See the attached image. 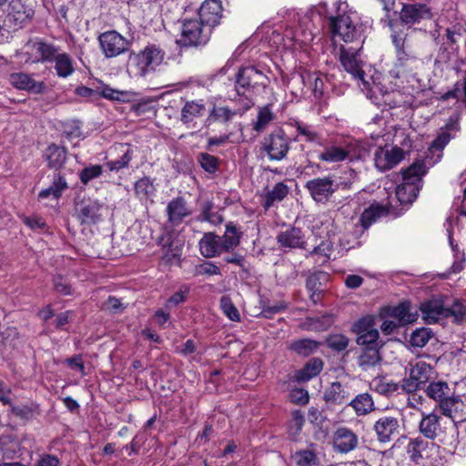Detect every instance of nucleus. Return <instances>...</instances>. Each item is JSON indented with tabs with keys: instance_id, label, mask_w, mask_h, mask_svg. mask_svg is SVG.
Masks as SVG:
<instances>
[{
	"instance_id": "f257e3e1",
	"label": "nucleus",
	"mask_w": 466,
	"mask_h": 466,
	"mask_svg": "<svg viewBox=\"0 0 466 466\" xmlns=\"http://www.w3.org/2000/svg\"><path fill=\"white\" fill-rule=\"evenodd\" d=\"M431 166L427 157L416 159L408 168L402 170V182L396 187V198L400 204H411L422 187V177Z\"/></svg>"
},
{
	"instance_id": "f03ea898",
	"label": "nucleus",
	"mask_w": 466,
	"mask_h": 466,
	"mask_svg": "<svg viewBox=\"0 0 466 466\" xmlns=\"http://www.w3.org/2000/svg\"><path fill=\"white\" fill-rule=\"evenodd\" d=\"M390 37L396 52V76L414 75L423 63L419 53L413 48L408 34L394 30Z\"/></svg>"
},
{
	"instance_id": "7ed1b4c3",
	"label": "nucleus",
	"mask_w": 466,
	"mask_h": 466,
	"mask_svg": "<svg viewBox=\"0 0 466 466\" xmlns=\"http://www.w3.org/2000/svg\"><path fill=\"white\" fill-rule=\"evenodd\" d=\"M56 45L43 37L29 39L19 50L15 56L25 66L33 64L50 63V58L56 52Z\"/></svg>"
},
{
	"instance_id": "20e7f679",
	"label": "nucleus",
	"mask_w": 466,
	"mask_h": 466,
	"mask_svg": "<svg viewBox=\"0 0 466 466\" xmlns=\"http://www.w3.org/2000/svg\"><path fill=\"white\" fill-rule=\"evenodd\" d=\"M165 52L157 45H147L138 53H131L129 61L135 66V75L146 76L154 72L164 60Z\"/></svg>"
},
{
	"instance_id": "39448f33",
	"label": "nucleus",
	"mask_w": 466,
	"mask_h": 466,
	"mask_svg": "<svg viewBox=\"0 0 466 466\" xmlns=\"http://www.w3.org/2000/svg\"><path fill=\"white\" fill-rule=\"evenodd\" d=\"M400 422L399 411L380 415L372 426L378 442L386 444L396 439L400 434Z\"/></svg>"
},
{
	"instance_id": "423d86ee",
	"label": "nucleus",
	"mask_w": 466,
	"mask_h": 466,
	"mask_svg": "<svg viewBox=\"0 0 466 466\" xmlns=\"http://www.w3.org/2000/svg\"><path fill=\"white\" fill-rule=\"evenodd\" d=\"M290 145V137L283 129L278 128L264 137L261 149L267 154L269 160L281 161L287 157Z\"/></svg>"
},
{
	"instance_id": "0eeeda50",
	"label": "nucleus",
	"mask_w": 466,
	"mask_h": 466,
	"mask_svg": "<svg viewBox=\"0 0 466 466\" xmlns=\"http://www.w3.org/2000/svg\"><path fill=\"white\" fill-rule=\"evenodd\" d=\"M305 188L316 203L327 204L338 190L339 184L335 181L333 176L329 175L308 180Z\"/></svg>"
},
{
	"instance_id": "6e6552de",
	"label": "nucleus",
	"mask_w": 466,
	"mask_h": 466,
	"mask_svg": "<svg viewBox=\"0 0 466 466\" xmlns=\"http://www.w3.org/2000/svg\"><path fill=\"white\" fill-rule=\"evenodd\" d=\"M98 43L102 54L106 58H114L127 52L131 40L124 37L116 30L106 31L99 35Z\"/></svg>"
},
{
	"instance_id": "1a4fd4ad",
	"label": "nucleus",
	"mask_w": 466,
	"mask_h": 466,
	"mask_svg": "<svg viewBox=\"0 0 466 466\" xmlns=\"http://www.w3.org/2000/svg\"><path fill=\"white\" fill-rule=\"evenodd\" d=\"M329 26L333 36H338L346 43L363 42L361 26L354 24L348 15L331 17Z\"/></svg>"
},
{
	"instance_id": "9d476101",
	"label": "nucleus",
	"mask_w": 466,
	"mask_h": 466,
	"mask_svg": "<svg viewBox=\"0 0 466 466\" xmlns=\"http://www.w3.org/2000/svg\"><path fill=\"white\" fill-rule=\"evenodd\" d=\"M268 77L254 66L242 67L236 76L235 89L238 96H244L250 88L266 87Z\"/></svg>"
},
{
	"instance_id": "9b49d317",
	"label": "nucleus",
	"mask_w": 466,
	"mask_h": 466,
	"mask_svg": "<svg viewBox=\"0 0 466 466\" xmlns=\"http://www.w3.org/2000/svg\"><path fill=\"white\" fill-rule=\"evenodd\" d=\"M432 367L425 361H418L411 365L408 376L401 380V390L406 393H413L421 389L431 378Z\"/></svg>"
},
{
	"instance_id": "f8f14e48",
	"label": "nucleus",
	"mask_w": 466,
	"mask_h": 466,
	"mask_svg": "<svg viewBox=\"0 0 466 466\" xmlns=\"http://www.w3.org/2000/svg\"><path fill=\"white\" fill-rule=\"evenodd\" d=\"M8 83L15 89L25 91L33 95H43L47 89V86L44 81L35 78V74L22 71L11 73L8 76Z\"/></svg>"
},
{
	"instance_id": "ddd939ff",
	"label": "nucleus",
	"mask_w": 466,
	"mask_h": 466,
	"mask_svg": "<svg viewBox=\"0 0 466 466\" xmlns=\"http://www.w3.org/2000/svg\"><path fill=\"white\" fill-rule=\"evenodd\" d=\"M35 11L21 0H12L5 18L7 25L14 30L26 26L32 20Z\"/></svg>"
},
{
	"instance_id": "4468645a",
	"label": "nucleus",
	"mask_w": 466,
	"mask_h": 466,
	"mask_svg": "<svg viewBox=\"0 0 466 466\" xmlns=\"http://www.w3.org/2000/svg\"><path fill=\"white\" fill-rule=\"evenodd\" d=\"M208 115L206 117V126L218 124L227 127L236 116V112L225 105L221 98L213 97L208 100Z\"/></svg>"
},
{
	"instance_id": "2eb2a0df",
	"label": "nucleus",
	"mask_w": 466,
	"mask_h": 466,
	"mask_svg": "<svg viewBox=\"0 0 466 466\" xmlns=\"http://www.w3.org/2000/svg\"><path fill=\"white\" fill-rule=\"evenodd\" d=\"M461 115L454 113L448 118L444 127H441L436 138L432 141L429 150L441 152L449 142L455 138L461 131Z\"/></svg>"
},
{
	"instance_id": "dca6fc26",
	"label": "nucleus",
	"mask_w": 466,
	"mask_h": 466,
	"mask_svg": "<svg viewBox=\"0 0 466 466\" xmlns=\"http://www.w3.org/2000/svg\"><path fill=\"white\" fill-rule=\"evenodd\" d=\"M433 16L431 8L420 2L403 4L400 12V19L402 24L412 25L425 20H431Z\"/></svg>"
},
{
	"instance_id": "f3484780",
	"label": "nucleus",
	"mask_w": 466,
	"mask_h": 466,
	"mask_svg": "<svg viewBox=\"0 0 466 466\" xmlns=\"http://www.w3.org/2000/svg\"><path fill=\"white\" fill-rule=\"evenodd\" d=\"M404 158V151L397 146L379 147L374 154L376 167L380 171L391 169Z\"/></svg>"
},
{
	"instance_id": "a211bd4d",
	"label": "nucleus",
	"mask_w": 466,
	"mask_h": 466,
	"mask_svg": "<svg viewBox=\"0 0 466 466\" xmlns=\"http://www.w3.org/2000/svg\"><path fill=\"white\" fill-rule=\"evenodd\" d=\"M362 43L357 44L356 47H340L339 61L344 69L349 72L354 79L361 80L364 83L365 72L361 68L360 62L357 56L362 47Z\"/></svg>"
},
{
	"instance_id": "6ab92c4d",
	"label": "nucleus",
	"mask_w": 466,
	"mask_h": 466,
	"mask_svg": "<svg viewBox=\"0 0 466 466\" xmlns=\"http://www.w3.org/2000/svg\"><path fill=\"white\" fill-rule=\"evenodd\" d=\"M202 20H187L183 23L180 37L176 43L181 47L197 46L201 42Z\"/></svg>"
},
{
	"instance_id": "aec40b11",
	"label": "nucleus",
	"mask_w": 466,
	"mask_h": 466,
	"mask_svg": "<svg viewBox=\"0 0 466 466\" xmlns=\"http://www.w3.org/2000/svg\"><path fill=\"white\" fill-rule=\"evenodd\" d=\"M277 243L279 248L286 250L300 248L305 249L307 241L304 232L301 228L291 227L285 231H281L278 234Z\"/></svg>"
},
{
	"instance_id": "412c9836",
	"label": "nucleus",
	"mask_w": 466,
	"mask_h": 466,
	"mask_svg": "<svg viewBox=\"0 0 466 466\" xmlns=\"http://www.w3.org/2000/svg\"><path fill=\"white\" fill-rule=\"evenodd\" d=\"M50 58V63H54L56 75L59 78H67L76 71V63L73 57L66 52L62 51L60 46H56V52Z\"/></svg>"
},
{
	"instance_id": "4be33fe9",
	"label": "nucleus",
	"mask_w": 466,
	"mask_h": 466,
	"mask_svg": "<svg viewBox=\"0 0 466 466\" xmlns=\"http://www.w3.org/2000/svg\"><path fill=\"white\" fill-rule=\"evenodd\" d=\"M358 443L357 434L346 427L337 429L334 433V449L340 453H348L355 450Z\"/></svg>"
},
{
	"instance_id": "5701e85b",
	"label": "nucleus",
	"mask_w": 466,
	"mask_h": 466,
	"mask_svg": "<svg viewBox=\"0 0 466 466\" xmlns=\"http://www.w3.org/2000/svg\"><path fill=\"white\" fill-rule=\"evenodd\" d=\"M104 209L103 204L97 200L87 199L77 209L78 218L82 224H96L101 219Z\"/></svg>"
},
{
	"instance_id": "b1692460",
	"label": "nucleus",
	"mask_w": 466,
	"mask_h": 466,
	"mask_svg": "<svg viewBox=\"0 0 466 466\" xmlns=\"http://www.w3.org/2000/svg\"><path fill=\"white\" fill-rule=\"evenodd\" d=\"M167 223L170 226H177L182 220L190 215L186 202L181 198L172 199L167 206Z\"/></svg>"
},
{
	"instance_id": "393cba45",
	"label": "nucleus",
	"mask_w": 466,
	"mask_h": 466,
	"mask_svg": "<svg viewBox=\"0 0 466 466\" xmlns=\"http://www.w3.org/2000/svg\"><path fill=\"white\" fill-rule=\"evenodd\" d=\"M441 417L433 412L422 413L421 420L419 423L420 432L429 440H434L441 431Z\"/></svg>"
},
{
	"instance_id": "a878e982",
	"label": "nucleus",
	"mask_w": 466,
	"mask_h": 466,
	"mask_svg": "<svg viewBox=\"0 0 466 466\" xmlns=\"http://www.w3.org/2000/svg\"><path fill=\"white\" fill-rule=\"evenodd\" d=\"M44 157L50 168L59 170L66 161L67 150L65 147L51 144L46 148Z\"/></svg>"
},
{
	"instance_id": "bb28decb",
	"label": "nucleus",
	"mask_w": 466,
	"mask_h": 466,
	"mask_svg": "<svg viewBox=\"0 0 466 466\" xmlns=\"http://www.w3.org/2000/svg\"><path fill=\"white\" fill-rule=\"evenodd\" d=\"M425 391L429 398L439 403L440 409L453 395V390L449 384L441 380L431 382Z\"/></svg>"
},
{
	"instance_id": "cd10ccee",
	"label": "nucleus",
	"mask_w": 466,
	"mask_h": 466,
	"mask_svg": "<svg viewBox=\"0 0 466 466\" xmlns=\"http://www.w3.org/2000/svg\"><path fill=\"white\" fill-rule=\"evenodd\" d=\"M350 396V388L341 382H332L324 392L326 402L335 405H341L346 402Z\"/></svg>"
},
{
	"instance_id": "c85d7f7f",
	"label": "nucleus",
	"mask_w": 466,
	"mask_h": 466,
	"mask_svg": "<svg viewBox=\"0 0 466 466\" xmlns=\"http://www.w3.org/2000/svg\"><path fill=\"white\" fill-rule=\"evenodd\" d=\"M389 214V208L380 203H373L365 208L360 217V224L364 230L368 229L379 218L386 217Z\"/></svg>"
},
{
	"instance_id": "c756f323",
	"label": "nucleus",
	"mask_w": 466,
	"mask_h": 466,
	"mask_svg": "<svg viewBox=\"0 0 466 466\" xmlns=\"http://www.w3.org/2000/svg\"><path fill=\"white\" fill-rule=\"evenodd\" d=\"M420 311L423 319L433 324L441 319H445V307L439 300H429L420 305Z\"/></svg>"
},
{
	"instance_id": "7c9ffc66",
	"label": "nucleus",
	"mask_w": 466,
	"mask_h": 466,
	"mask_svg": "<svg viewBox=\"0 0 466 466\" xmlns=\"http://www.w3.org/2000/svg\"><path fill=\"white\" fill-rule=\"evenodd\" d=\"M441 410L444 415L451 417L453 420H466V406L460 398L453 395L442 404Z\"/></svg>"
},
{
	"instance_id": "2f4dec72",
	"label": "nucleus",
	"mask_w": 466,
	"mask_h": 466,
	"mask_svg": "<svg viewBox=\"0 0 466 466\" xmlns=\"http://www.w3.org/2000/svg\"><path fill=\"white\" fill-rule=\"evenodd\" d=\"M350 406L357 416H365L375 410V403L372 396L368 393H360L355 396L350 402Z\"/></svg>"
},
{
	"instance_id": "473e14b6",
	"label": "nucleus",
	"mask_w": 466,
	"mask_h": 466,
	"mask_svg": "<svg viewBox=\"0 0 466 466\" xmlns=\"http://www.w3.org/2000/svg\"><path fill=\"white\" fill-rule=\"evenodd\" d=\"M323 369V361L319 358L310 359L305 366L296 372L295 378L299 382L309 381L319 375Z\"/></svg>"
},
{
	"instance_id": "72a5a7b5",
	"label": "nucleus",
	"mask_w": 466,
	"mask_h": 466,
	"mask_svg": "<svg viewBox=\"0 0 466 466\" xmlns=\"http://www.w3.org/2000/svg\"><path fill=\"white\" fill-rule=\"evenodd\" d=\"M319 346L320 342L305 338L290 341L288 348L299 356L308 357L313 354Z\"/></svg>"
},
{
	"instance_id": "f704fd0d",
	"label": "nucleus",
	"mask_w": 466,
	"mask_h": 466,
	"mask_svg": "<svg viewBox=\"0 0 466 466\" xmlns=\"http://www.w3.org/2000/svg\"><path fill=\"white\" fill-rule=\"evenodd\" d=\"M66 188L67 183L65 177H63L60 173H56L53 176L51 185L39 192L38 198L45 199L48 197L58 198L61 197L63 191Z\"/></svg>"
},
{
	"instance_id": "c9c22d12",
	"label": "nucleus",
	"mask_w": 466,
	"mask_h": 466,
	"mask_svg": "<svg viewBox=\"0 0 466 466\" xmlns=\"http://www.w3.org/2000/svg\"><path fill=\"white\" fill-rule=\"evenodd\" d=\"M380 347L363 348L362 353L358 359V364L363 370H369L371 368L380 365L381 356L380 354Z\"/></svg>"
},
{
	"instance_id": "e433bc0d",
	"label": "nucleus",
	"mask_w": 466,
	"mask_h": 466,
	"mask_svg": "<svg viewBox=\"0 0 466 466\" xmlns=\"http://www.w3.org/2000/svg\"><path fill=\"white\" fill-rule=\"evenodd\" d=\"M333 324V317L329 314H325L320 317H307L302 323L303 329L308 331H324L329 329Z\"/></svg>"
},
{
	"instance_id": "4c0bfd02",
	"label": "nucleus",
	"mask_w": 466,
	"mask_h": 466,
	"mask_svg": "<svg viewBox=\"0 0 466 466\" xmlns=\"http://www.w3.org/2000/svg\"><path fill=\"white\" fill-rule=\"evenodd\" d=\"M410 304L409 302H402L397 306L390 307L387 313L390 317L398 320L399 325H406L415 320V317L410 312Z\"/></svg>"
},
{
	"instance_id": "58836bf2",
	"label": "nucleus",
	"mask_w": 466,
	"mask_h": 466,
	"mask_svg": "<svg viewBox=\"0 0 466 466\" xmlns=\"http://www.w3.org/2000/svg\"><path fill=\"white\" fill-rule=\"evenodd\" d=\"M346 159L350 161L360 160L365 158L368 155L366 145L355 139H349L343 146Z\"/></svg>"
},
{
	"instance_id": "ea45409f",
	"label": "nucleus",
	"mask_w": 466,
	"mask_h": 466,
	"mask_svg": "<svg viewBox=\"0 0 466 466\" xmlns=\"http://www.w3.org/2000/svg\"><path fill=\"white\" fill-rule=\"evenodd\" d=\"M371 388L379 394L390 397L392 396L395 392H397L400 389H401V383L399 384L384 377H378L372 380Z\"/></svg>"
},
{
	"instance_id": "a19ab883",
	"label": "nucleus",
	"mask_w": 466,
	"mask_h": 466,
	"mask_svg": "<svg viewBox=\"0 0 466 466\" xmlns=\"http://www.w3.org/2000/svg\"><path fill=\"white\" fill-rule=\"evenodd\" d=\"M221 0H206V25L214 27L222 17Z\"/></svg>"
},
{
	"instance_id": "79ce46f5",
	"label": "nucleus",
	"mask_w": 466,
	"mask_h": 466,
	"mask_svg": "<svg viewBox=\"0 0 466 466\" xmlns=\"http://www.w3.org/2000/svg\"><path fill=\"white\" fill-rule=\"evenodd\" d=\"M428 446L429 441H424L420 437H417L410 440L406 447V451L409 458L412 461L418 463L419 461L423 458L424 452H426Z\"/></svg>"
},
{
	"instance_id": "37998d69",
	"label": "nucleus",
	"mask_w": 466,
	"mask_h": 466,
	"mask_svg": "<svg viewBox=\"0 0 466 466\" xmlns=\"http://www.w3.org/2000/svg\"><path fill=\"white\" fill-rule=\"evenodd\" d=\"M289 188L283 182L277 183L271 190L265 196L264 208L267 210L271 208L275 202L282 201L289 194Z\"/></svg>"
},
{
	"instance_id": "c03bdc74",
	"label": "nucleus",
	"mask_w": 466,
	"mask_h": 466,
	"mask_svg": "<svg viewBox=\"0 0 466 466\" xmlns=\"http://www.w3.org/2000/svg\"><path fill=\"white\" fill-rule=\"evenodd\" d=\"M274 118L275 114L272 111L271 105L268 104L258 107L257 120L252 124L253 130L258 133L264 131Z\"/></svg>"
},
{
	"instance_id": "a18cd8bd",
	"label": "nucleus",
	"mask_w": 466,
	"mask_h": 466,
	"mask_svg": "<svg viewBox=\"0 0 466 466\" xmlns=\"http://www.w3.org/2000/svg\"><path fill=\"white\" fill-rule=\"evenodd\" d=\"M294 127H296L298 136L303 137L305 141L315 143L317 145L322 144L321 135L317 132L313 126L300 121H296Z\"/></svg>"
},
{
	"instance_id": "49530a36",
	"label": "nucleus",
	"mask_w": 466,
	"mask_h": 466,
	"mask_svg": "<svg viewBox=\"0 0 466 466\" xmlns=\"http://www.w3.org/2000/svg\"><path fill=\"white\" fill-rule=\"evenodd\" d=\"M136 196L140 200H147L155 195V186L148 177L138 179L134 186Z\"/></svg>"
},
{
	"instance_id": "de8ad7c7",
	"label": "nucleus",
	"mask_w": 466,
	"mask_h": 466,
	"mask_svg": "<svg viewBox=\"0 0 466 466\" xmlns=\"http://www.w3.org/2000/svg\"><path fill=\"white\" fill-rule=\"evenodd\" d=\"M242 233L238 231L236 226L233 223L226 225V232L224 235V240L222 244L225 251L228 252L233 250L240 243Z\"/></svg>"
},
{
	"instance_id": "09e8293b",
	"label": "nucleus",
	"mask_w": 466,
	"mask_h": 466,
	"mask_svg": "<svg viewBox=\"0 0 466 466\" xmlns=\"http://www.w3.org/2000/svg\"><path fill=\"white\" fill-rule=\"evenodd\" d=\"M225 251L222 239L212 232L206 233V258L217 257Z\"/></svg>"
},
{
	"instance_id": "8fccbe9b",
	"label": "nucleus",
	"mask_w": 466,
	"mask_h": 466,
	"mask_svg": "<svg viewBox=\"0 0 466 466\" xmlns=\"http://www.w3.org/2000/svg\"><path fill=\"white\" fill-rule=\"evenodd\" d=\"M293 458L298 466H319L320 463L316 452L309 449L297 451Z\"/></svg>"
},
{
	"instance_id": "3c124183",
	"label": "nucleus",
	"mask_w": 466,
	"mask_h": 466,
	"mask_svg": "<svg viewBox=\"0 0 466 466\" xmlns=\"http://www.w3.org/2000/svg\"><path fill=\"white\" fill-rule=\"evenodd\" d=\"M319 159L329 163H337L346 160V155L343 147H328L319 153Z\"/></svg>"
},
{
	"instance_id": "603ef678",
	"label": "nucleus",
	"mask_w": 466,
	"mask_h": 466,
	"mask_svg": "<svg viewBox=\"0 0 466 466\" xmlns=\"http://www.w3.org/2000/svg\"><path fill=\"white\" fill-rule=\"evenodd\" d=\"M19 451V443L10 436L0 437V451L3 457L13 459Z\"/></svg>"
},
{
	"instance_id": "864d4df0",
	"label": "nucleus",
	"mask_w": 466,
	"mask_h": 466,
	"mask_svg": "<svg viewBox=\"0 0 466 466\" xmlns=\"http://www.w3.org/2000/svg\"><path fill=\"white\" fill-rule=\"evenodd\" d=\"M333 244L330 240H322L318 246H316L311 251L307 253L306 258H313L316 255L323 257L322 264L328 262L330 259V256L333 252Z\"/></svg>"
},
{
	"instance_id": "5fc2aeb1",
	"label": "nucleus",
	"mask_w": 466,
	"mask_h": 466,
	"mask_svg": "<svg viewBox=\"0 0 466 466\" xmlns=\"http://www.w3.org/2000/svg\"><path fill=\"white\" fill-rule=\"evenodd\" d=\"M432 335V331L428 328L417 329L410 334V343L412 347L423 348Z\"/></svg>"
},
{
	"instance_id": "6e6d98bb",
	"label": "nucleus",
	"mask_w": 466,
	"mask_h": 466,
	"mask_svg": "<svg viewBox=\"0 0 466 466\" xmlns=\"http://www.w3.org/2000/svg\"><path fill=\"white\" fill-rule=\"evenodd\" d=\"M220 309L223 313L232 321L239 322L241 318L238 309L233 304L228 296H222L220 299Z\"/></svg>"
},
{
	"instance_id": "4d7b16f0",
	"label": "nucleus",
	"mask_w": 466,
	"mask_h": 466,
	"mask_svg": "<svg viewBox=\"0 0 466 466\" xmlns=\"http://www.w3.org/2000/svg\"><path fill=\"white\" fill-rule=\"evenodd\" d=\"M374 329H377V328L375 327V319L372 316L363 317L353 325V331L357 336L369 334Z\"/></svg>"
},
{
	"instance_id": "13d9d810",
	"label": "nucleus",
	"mask_w": 466,
	"mask_h": 466,
	"mask_svg": "<svg viewBox=\"0 0 466 466\" xmlns=\"http://www.w3.org/2000/svg\"><path fill=\"white\" fill-rule=\"evenodd\" d=\"M442 100L456 98L466 105V78L463 82H457L453 88L441 96Z\"/></svg>"
},
{
	"instance_id": "bf43d9fd",
	"label": "nucleus",
	"mask_w": 466,
	"mask_h": 466,
	"mask_svg": "<svg viewBox=\"0 0 466 466\" xmlns=\"http://www.w3.org/2000/svg\"><path fill=\"white\" fill-rule=\"evenodd\" d=\"M103 173V166L101 165H91L83 168L79 173L80 181L86 185L91 180L97 178Z\"/></svg>"
},
{
	"instance_id": "052dcab7",
	"label": "nucleus",
	"mask_w": 466,
	"mask_h": 466,
	"mask_svg": "<svg viewBox=\"0 0 466 466\" xmlns=\"http://www.w3.org/2000/svg\"><path fill=\"white\" fill-rule=\"evenodd\" d=\"M326 342L329 349L335 351H342L348 348L350 339L342 334H332L327 338Z\"/></svg>"
},
{
	"instance_id": "680f3d73",
	"label": "nucleus",
	"mask_w": 466,
	"mask_h": 466,
	"mask_svg": "<svg viewBox=\"0 0 466 466\" xmlns=\"http://www.w3.org/2000/svg\"><path fill=\"white\" fill-rule=\"evenodd\" d=\"M63 135L68 139L73 140L82 137L81 126L79 121H69L63 125Z\"/></svg>"
},
{
	"instance_id": "e2e57ef3",
	"label": "nucleus",
	"mask_w": 466,
	"mask_h": 466,
	"mask_svg": "<svg viewBox=\"0 0 466 466\" xmlns=\"http://www.w3.org/2000/svg\"><path fill=\"white\" fill-rule=\"evenodd\" d=\"M322 279H327V275L323 272H316L309 275L306 280V289L309 291H323Z\"/></svg>"
},
{
	"instance_id": "0e129e2a",
	"label": "nucleus",
	"mask_w": 466,
	"mask_h": 466,
	"mask_svg": "<svg viewBox=\"0 0 466 466\" xmlns=\"http://www.w3.org/2000/svg\"><path fill=\"white\" fill-rule=\"evenodd\" d=\"M200 111V105L195 102H187L182 109L181 119L184 123H188L193 120L194 116H198Z\"/></svg>"
},
{
	"instance_id": "69168bd1",
	"label": "nucleus",
	"mask_w": 466,
	"mask_h": 466,
	"mask_svg": "<svg viewBox=\"0 0 466 466\" xmlns=\"http://www.w3.org/2000/svg\"><path fill=\"white\" fill-rule=\"evenodd\" d=\"M466 313V308L459 302H454L451 308H445V318L453 317L454 321H462Z\"/></svg>"
},
{
	"instance_id": "338daca9",
	"label": "nucleus",
	"mask_w": 466,
	"mask_h": 466,
	"mask_svg": "<svg viewBox=\"0 0 466 466\" xmlns=\"http://www.w3.org/2000/svg\"><path fill=\"white\" fill-rule=\"evenodd\" d=\"M379 336H380L379 330L374 329V330H371V332H370L369 334L358 336L356 342L359 345L363 346L364 348L380 347L379 342H378Z\"/></svg>"
},
{
	"instance_id": "774afa93",
	"label": "nucleus",
	"mask_w": 466,
	"mask_h": 466,
	"mask_svg": "<svg viewBox=\"0 0 466 466\" xmlns=\"http://www.w3.org/2000/svg\"><path fill=\"white\" fill-rule=\"evenodd\" d=\"M288 308V305L284 301H278L273 305H267L262 308L261 315L264 318L271 319L275 314L283 312Z\"/></svg>"
}]
</instances>
